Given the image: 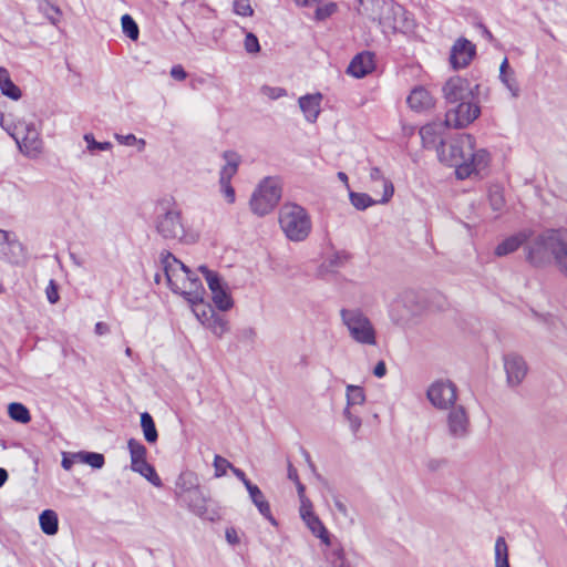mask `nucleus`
I'll return each mask as SVG.
<instances>
[{
	"label": "nucleus",
	"instance_id": "38",
	"mask_svg": "<svg viewBox=\"0 0 567 567\" xmlns=\"http://www.w3.org/2000/svg\"><path fill=\"white\" fill-rule=\"evenodd\" d=\"M350 202L351 204L360 210H364L374 203H379L378 200H373L369 195L363 193H350Z\"/></svg>",
	"mask_w": 567,
	"mask_h": 567
},
{
	"label": "nucleus",
	"instance_id": "57",
	"mask_svg": "<svg viewBox=\"0 0 567 567\" xmlns=\"http://www.w3.org/2000/svg\"><path fill=\"white\" fill-rule=\"evenodd\" d=\"M373 374L377 377V378H383L385 374H386V365H385V362L384 361H379L374 369H373Z\"/></svg>",
	"mask_w": 567,
	"mask_h": 567
},
{
	"label": "nucleus",
	"instance_id": "49",
	"mask_svg": "<svg viewBox=\"0 0 567 567\" xmlns=\"http://www.w3.org/2000/svg\"><path fill=\"white\" fill-rule=\"evenodd\" d=\"M337 10V4L334 2L326 3L324 6H319L316 10V18L318 20H324L333 14Z\"/></svg>",
	"mask_w": 567,
	"mask_h": 567
},
{
	"label": "nucleus",
	"instance_id": "40",
	"mask_svg": "<svg viewBox=\"0 0 567 567\" xmlns=\"http://www.w3.org/2000/svg\"><path fill=\"white\" fill-rule=\"evenodd\" d=\"M488 200L493 210L501 212L505 205L502 189L497 186L492 187L488 193Z\"/></svg>",
	"mask_w": 567,
	"mask_h": 567
},
{
	"label": "nucleus",
	"instance_id": "31",
	"mask_svg": "<svg viewBox=\"0 0 567 567\" xmlns=\"http://www.w3.org/2000/svg\"><path fill=\"white\" fill-rule=\"evenodd\" d=\"M0 90L1 93L11 100L21 97V90L12 82L8 70H0Z\"/></svg>",
	"mask_w": 567,
	"mask_h": 567
},
{
	"label": "nucleus",
	"instance_id": "52",
	"mask_svg": "<svg viewBox=\"0 0 567 567\" xmlns=\"http://www.w3.org/2000/svg\"><path fill=\"white\" fill-rule=\"evenodd\" d=\"M47 299L50 303L54 305L59 301L58 286L54 280H50L45 289Z\"/></svg>",
	"mask_w": 567,
	"mask_h": 567
},
{
	"label": "nucleus",
	"instance_id": "39",
	"mask_svg": "<svg viewBox=\"0 0 567 567\" xmlns=\"http://www.w3.org/2000/svg\"><path fill=\"white\" fill-rule=\"evenodd\" d=\"M499 80L505 85V87L511 92L513 97L519 96L520 90L514 71L505 74H499Z\"/></svg>",
	"mask_w": 567,
	"mask_h": 567
},
{
	"label": "nucleus",
	"instance_id": "2",
	"mask_svg": "<svg viewBox=\"0 0 567 567\" xmlns=\"http://www.w3.org/2000/svg\"><path fill=\"white\" fill-rule=\"evenodd\" d=\"M358 12L377 22L384 34L409 32L414 27L410 13L393 0H359Z\"/></svg>",
	"mask_w": 567,
	"mask_h": 567
},
{
	"label": "nucleus",
	"instance_id": "1",
	"mask_svg": "<svg viewBox=\"0 0 567 567\" xmlns=\"http://www.w3.org/2000/svg\"><path fill=\"white\" fill-rule=\"evenodd\" d=\"M440 162L455 167L458 179H465L484 171L491 161L485 148H477L475 138L470 134H461L437 148Z\"/></svg>",
	"mask_w": 567,
	"mask_h": 567
},
{
	"label": "nucleus",
	"instance_id": "21",
	"mask_svg": "<svg viewBox=\"0 0 567 567\" xmlns=\"http://www.w3.org/2000/svg\"><path fill=\"white\" fill-rule=\"evenodd\" d=\"M195 306V315L215 336L221 337L228 331V321L223 316L216 313L209 306L203 311H199L197 303Z\"/></svg>",
	"mask_w": 567,
	"mask_h": 567
},
{
	"label": "nucleus",
	"instance_id": "32",
	"mask_svg": "<svg viewBox=\"0 0 567 567\" xmlns=\"http://www.w3.org/2000/svg\"><path fill=\"white\" fill-rule=\"evenodd\" d=\"M370 178L373 182H380L383 187V195L378 199V202L381 204L388 203L394 193L393 184L383 177L382 172L378 167H372L370 169Z\"/></svg>",
	"mask_w": 567,
	"mask_h": 567
},
{
	"label": "nucleus",
	"instance_id": "3",
	"mask_svg": "<svg viewBox=\"0 0 567 567\" xmlns=\"http://www.w3.org/2000/svg\"><path fill=\"white\" fill-rule=\"evenodd\" d=\"M161 264L167 285L173 292L184 296L194 305L203 301L202 281L187 266L169 251L161 254Z\"/></svg>",
	"mask_w": 567,
	"mask_h": 567
},
{
	"label": "nucleus",
	"instance_id": "37",
	"mask_svg": "<svg viewBox=\"0 0 567 567\" xmlns=\"http://www.w3.org/2000/svg\"><path fill=\"white\" fill-rule=\"evenodd\" d=\"M122 23V30L125 33L127 38H130L133 41H136L140 35V30L137 23L134 21V19L130 14H124L121 18Z\"/></svg>",
	"mask_w": 567,
	"mask_h": 567
},
{
	"label": "nucleus",
	"instance_id": "11",
	"mask_svg": "<svg viewBox=\"0 0 567 567\" xmlns=\"http://www.w3.org/2000/svg\"><path fill=\"white\" fill-rule=\"evenodd\" d=\"M127 449L131 456V470L141 474L154 486H161L162 481L159 476L155 468L146 461L147 450L142 442L136 439H130L127 442Z\"/></svg>",
	"mask_w": 567,
	"mask_h": 567
},
{
	"label": "nucleus",
	"instance_id": "4",
	"mask_svg": "<svg viewBox=\"0 0 567 567\" xmlns=\"http://www.w3.org/2000/svg\"><path fill=\"white\" fill-rule=\"evenodd\" d=\"M566 234L561 230L547 229L536 236L533 235L525 246L527 261L536 267L555 262Z\"/></svg>",
	"mask_w": 567,
	"mask_h": 567
},
{
	"label": "nucleus",
	"instance_id": "28",
	"mask_svg": "<svg viewBox=\"0 0 567 567\" xmlns=\"http://www.w3.org/2000/svg\"><path fill=\"white\" fill-rule=\"evenodd\" d=\"M225 165L219 172V183H230L231 178L237 174L239 166V157L235 153H225Z\"/></svg>",
	"mask_w": 567,
	"mask_h": 567
},
{
	"label": "nucleus",
	"instance_id": "42",
	"mask_svg": "<svg viewBox=\"0 0 567 567\" xmlns=\"http://www.w3.org/2000/svg\"><path fill=\"white\" fill-rule=\"evenodd\" d=\"M84 141L86 142V146L90 152L109 151L112 147L110 142H96L94 136L90 133L84 135Z\"/></svg>",
	"mask_w": 567,
	"mask_h": 567
},
{
	"label": "nucleus",
	"instance_id": "43",
	"mask_svg": "<svg viewBox=\"0 0 567 567\" xmlns=\"http://www.w3.org/2000/svg\"><path fill=\"white\" fill-rule=\"evenodd\" d=\"M557 268L567 276V234L555 260Z\"/></svg>",
	"mask_w": 567,
	"mask_h": 567
},
{
	"label": "nucleus",
	"instance_id": "29",
	"mask_svg": "<svg viewBox=\"0 0 567 567\" xmlns=\"http://www.w3.org/2000/svg\"><path fill=\"white\" fill-rule=\"evenodd\" d=\"M307 527L311 530V533L320 538V540L326 545L329 546L331 544L330 535L328 529L324 527L320 518L313 514L309 516L308 518L303 519Z\"/></svg>",
	"mask_w": 567,
	"mask_h": 567
},
{
	"label": "nucleus",
	"instance_id": "63",
	"mask_svg": "<svg viewBox=\"0 0 567 567\" xmlns=\"http://www.w3.org/2000/svg\"><path fill=\"white\" fill-rule=\"evenodd\" d=\"M85 453L86 452L82 451V452H76V453H71V454H72V457L75 461V463L84 464Z\"/></svg>",
	"mask_w": 567,
	"mask_h": 567
},
{
	"label": "nucleus",
	"instance_id": "45",
	"mask_svg": "<svg viewBox=\"0 0 567 567\" xmlns=\"http://www.w3.org/2000/svg\"><path fill=\"white\" fill-rule=\"evenodd\" d=\"M104 463H105V458H104L103 454L95 453V452H86L85 453L84 464L90 465L92 468L100 470L103 467Z\"/></svg>",
	"mask_w": 567,
	"mask_h": 567
},
{
	"label": "nucleus",
	"instance_id": "35",
	"mask_svg": "<svg viewBox=\"0 0 567 567\" xmlns=\"http://www.w3.org/2000/svg\"><path fill=\"white\" fill-rule=\"evenodd\" d=\"M141 426L145 440L153 444L157 441L158 434L152 415L147 412L141 414Z\"/></svg>",
	"mask_w": 567,
	"mask_h": 567
},
{
	"label": "nucleus",
	"instance_id": "64",
	"mask_svg": "<svg viewBox=\"0 0 567 567\" xmlns=\"http://www.w3.org/2000/svg\"><path fill=\"white\" fill-rule=\"evenodd\" d=\"M334 505H336L337 509H338L342 515H344V516H347V515H348L347 506H346L341 501L337 499V501L334 502Z\"/></svg>",
	"mask_w": 567,
	"mask_h": 567
},
{
	"label": "nucleus",
	"instance_id": "55",
	"mask_svg": "<svg viewBox=\"0 0 567 567\" xmlns=\"http://www.w3.org/2000/svg\"><path fill=\"white\" fill-rule=\"evenodd\" d=\"M171 75L173 79L177 80V81H183L186 79L187 76V73L186 71L184 70V68L182 65H174L172 69H171Z\"/></svg>",
	"mask_w": 567,
	"mask_h": 567
},
{
	"label": "nucleus",
	"instance_id": "54",
	"mask_svg": "<svg viewBox=\"0 0 567 567\" xmlns=\"http://www.w3.org/2000/svg\"><path fill=\"white\" fill-rule=\"evenodd\" d=\"M312 506L309 501L301 499V506H300V516L303 519L308 518L309 516L313 515Z\"/></svg>",
	"mask_w": 567,
	"mask_h": 567
},
{
	"label": "nucleus",
	"instance_id": "26",
	"mask_svg": "<svg viewBox=\"0 0 567 567\" xmlns=\"http://www.w3.org/2000/svg\"><path fill=\"white\" fill-rule=\"evenodd\" d=\"M247 492L254 505L258 508V512L274 526L278 523L271 514L270 505L265 498L264 493L255 484H247Z\"/></svg>",
	"mask_w": 567,
	"mask_h": 567
},
{
	"label": "nucleus",
	"instance_id": "19",
	"mask_svg": "<svg viewBox=\"0 0 567 567\" xmlns=\"http://www.w3.org/2000/svg\"><path fill=\"white\" fill-rule=\"evenodd\" d=\"M414 298L413 291H404L391 302L389 312L394 322L401 323L413 313L412 302Z\"/></svg>",
	"mask_w": 567,
	"mask_h": 567
},
{
	"label": "nucleus",
	"instance_id": "13",
	"mask_svg": "<svg viewBox=\"0 0 567 567\" xmlns=\"http://www.w3.org/2000/svg\"><path fill=\"white\" fill-rule=\"evenodd\" d=\"M453 105L449 107L445 114V124L449 127H466L481 114L480 105L475 100H467Z\"/></svg>",
	"mask_w": 567,
	"mask_h": 567
},
{
	"label": "nucleus",
	"instance_id": "56",
	"mask_svg": "<svg viewBox=\"0 0 567 567\" xmlns=\"http://www.w3.org/2000/svg\"><path fill=\"white\" fill-rule=\"evenodd\" d=\"M74 464H75V461L73 460L72 454L64 452L62 454V462H61L62 467L65 471H70Z\"/></svg>",
	"mask_w": 567,
	"mask_h": 567
},
{
	"label": "nucleus",
	"instance_id": "48",
	"mask_svg": "<svg viewBox=\"0 0 567 567\" xmlns=\"http://www.w3.org/2000/svg\"><path fill=\"white\" fill-rule=\"evenodd\" d=\"M244 45H245V50L248 53H257L260 51L258 38L251 32L246 33Z\"/></svg>",
	"mask_w": 567,
	"mask_h": 567
},
{
	"label": "nucleus",
	"instance_id": "44",
	"mask_svg": "<svg viewBox=\"0 0 567 567\" xmlns=\"http://www.w3.org/2000/svg\"><path fill=\"white\" fill-rule=\"evenodd\" d=\"M214 468H215V476L220 477L226 474L228 468L229 470L233 468V464L225 457H223L220 455H216L214 458Z\"/></svg>",
	"mask_w": 567,
	"mask_h": 567
},
{
	"label": "nucleus",
	"instance_id": "12",
	"mask_svg": "<svg viewBox=\"0 0 567 567\" xmlns=\"http://www.w3.org/2000/svg\"><path fill=\"white\" fill-rule=\"evenodd\" d=\"M478 89V84H472L467 79L452 76L444 83L442 92L446 103L453 105L467 100H476Z\"/></svg>",
	"mask_w": 567,
	"mask_h": 567
},
{
	"label": "nucleus",
	"instance_id": "59",
	"mask_svg": "<svg viewBox=\"0 0 567 567\" xmlns=\"http://www.w3.org/2000/svg\"><path fill=\"white\" fill-rule=\"evenodd\" d=\"M226 539L231 545H235L239 542L237 533L234 528H229L226 530Z\"/></svg>",
	"mask_w": 567,
	"mask_h": 567
},
{
	"label": "nucleus",
	"instance_id": "8",
	"mask_svg": "<svg viewBox=\"0 0 567 567\" xmlns=\"http://www.w3.org/2000/svg\"><path fill=\"white\" fill-rule=\"evenodd\" d=\"M340 317L352 340L363 346L377 344L375 328L360 308H342Z\"/></svg>",
	"mask_w": 567,
	"mask_h": 567
},
{
	"label": "nucleus",
	"instance_id": "25",
	"mask_svg": "<svg viewBox=\"0 0 567 567\" xmlns=\"http://www.w3.org/2000/svg\"><path fill=\"white\" fill-rule=\"evenodd\" d=\"M322 95L320 93L306 94L299 97L298 103L305 118L313 123L320 114V104Z\"/></svg>",
	"mask_w": 567,
	"mask_h": 567
},
{
	"label": "nucleus",
	"instance_id": "36",
	"mask_svg": "<svg viewBox=\"0 0 567 567\" xmlns=\"http://www.w3.org/2000/svg\"><path fill=\"white\" fill-rule=\"evenodd\" d=\"M8 413L12 420L22 424H25L31 420L29 410L22 403H10L8 406Z\"/></svg>",
	"mask_w": 567,
	"mask_h": 567
},
{
	"label": "nucleus",
	"instance_id": "60",
	"mask_svg": "<svg viewBox=\"0 0 567 567\" xmlns=\"http://www.w3.org/2000/svg\"><path fill=\"white\" fill-rule=\"evenodd\" d=\"M94 331H95V333H96V334H99V336H103V334L109 333L110 328H109V326H107L106 323H104V322H97V323L95 324Z\"/></svg>",
	"mask_w": 567,
	"mask_h": 567
},
{
	"label": "nucleus",
	"instance_id": "34",
	"mask_svg": "<svg viewBox=\"0 0 567 567\" xmlns=\"http://www.w3.org/2000/svg\"><path fill=\"white\" fill-rule=\"evenodd\" d=\"M347 406L354 409L355 405H363L365 402V393L363 388L359 385L348 384L346 389Z\"/></svg>",
	"mask_w": 567,
	"mask_h": 567
},
{
	"label": "nucleus",
	"instance_id": "50",
	"mask_svg": "<svg viewBox=\"0 0 567 567\" xmlns=\"http://www.w3.org/2000/svg\"><path fill=\"white\" fill-rule=\"evenodd\" d=\"M261 92L264 95H266L267 97H269L271 100H277V99H280V97L287 95V91L284 87H279V86L265 85L261 87Z\"/></svg>",
	"mask_w": 567,
	"mask_h": 567
},
{
	"label": "nucleus",
	"instance_id": "51",
	"mask_svg": "<svg viewBox=\"0 0 567 567\" xmlns=\"http://www.w3.org/2000/svg\"><path fill=\"white\" fill-rule=\"evenodd\" d=\"M220 192L225 199L229 204H234L236 200L235 189L230 183H219Z\"/></svg>",
	"mask_w": 567,
	"mask_h": 567
},
{
	"label": "nucleus",
	"instance_id": "27",
	"mask_svg": "<svg viewBox=\"0 0 567 567\" xmlns=\"http://www.w3.org/2000/svg\"><path fill=\"white\" fill-rule=\"evenodd\" d=\"M406 102L409 106L416 112H423L434 106L432 95L422 86L414 87L409 94Z\"/></svg>",
	"mask_w": 567,
	"mask_h": 567
},
{
	"label": "nucleus",
	"instance_id": "30",
	"mask_svg": "<svg viewBox=\"0 0 567 567\" xmlns=\"http://www.w3.org/2000/svg\"><path fill=\"white\" fill-rule=\"evenodd\" d=\"M39 523L42 532L47 535H55L59 529L58 515L52 509L43 511L39 516Z\"/></svg>",
	"mask_w": 567,
	"mask_h": 567
},
{
	"label": "nucleus",
	"instance_id": "22",
	"mask_svg": "<svg viewBox=\"0 0 567 567\" xmlns=\"http://www.w3.org/2000/svg\"><path fill=\"white\" fill-rule=\"evenodd\" d=\"M533 235L534 230L532 228L520 229L501 241L495 248V255L503 257L516 251L523 244L527 245Z\"/></svg>",
	"mask_w": 567,
	"mask_h": 567
},
{
	"label": "nucleus",
	"instance_id": "33",
	"mask_svg": "<svg viewBox=\"0 0 567 567\" xmlns=\"http://www.w3.org/2000/svg\"><path fill=\"white\" fill-rule=\"evenodd\" d=\"M494 554L495 567H511L508 561V546L503 536L496 538Z\"/></svg>",
	"mask_w": 567,
	"mask_h": 567
},
{
	"label": "nucleus",
	"instance_id": "18",
	"mask_svg": "<svg viewBox=\"0 0 567 567\" xmlns=\"http://www.w3.org/2000/svg\"><path fill=\"white\" fill-rule=\"evenodd\" d=\"M476 54V47L465 38H458L452 45L450 63L453 69L466 68Z\"/></svg>",
	"mask_w": 567,
	"mask_h": 567
},
{
	"label": "nucleus",
	"instance_id": "17",
	"mask_svg": "<svg viewBox=\"0 0 567 567\" xmlns=\"http://www.w3.org/2000/svg\"><path fill=\"white\" fill-rule=\"evenodd\" d=\"M446 423L449 435L454 439H465L470 433V417L462 405L450 409Z\"/></svg>",
	"mask_w": 567,
	"mask_h": 567
},
{
	"label": "nucleus",
	"instance_id": "5",
	"mask_svg": "<svg viewBox=\"0 0 567 567\" xmlns=\"http://www.w3.org/2000/svg\"><path fill=\"white\" fill-rule=\"evenodd\" d=\"M155 228L166 240H178L185 244H192L197 240L196 234L186 231L181 210L168 202L157 205Z\"/></svg>",
	"mask_w": 567,
	"mask_h": 567
},
{
	"label": "nucleus",
	"instance_id": "58",
	"mask_svg": "<svg viewBox=\"0 0 567 567\" xmlns=\"http://www.w3.org/2000/svg\"><path fill=\"white\" fill-rule=\"evenodd\" d=\"M233 472V474L243 482V484L245 485V487L247 488V484H252L245 475V473L238 468V467H235L233 466V468L230 470Z\"/></svg>",
	"mask_w": 567,
	"mask_h": 567
},
{
	"label": "nucleus",
	"instance_id": "53",
	"mask_svg": "<svg viewBox=\"0 0 567 567\" xmlns=\"http://www.w3.org/2000/svg\"><path fill=\"white\" fill-rule=\"evenodd\" d=\"M115 138L120 144L126 145V146L135 145L137 142V137L134 134H127V135L115 134Z\"/></svg>",
	"mask_w": 567,
	"mask_h": 567
},
{
	"label": "nucleus",
	"instance_id": "14",
	"mask_svg": "<svg viewBox=\"0 0 567 567\" xmlns=\"http://www.w3.org/2000/svg\"><path fill=\"white\" fill-rule=\"evenodd\" d=\"M198 270L204 275L207 286L212 292V299L216 308L220 311H228L234 306V300L230 296L229 288L220 277L209 270L206 266H199Z\"/></svg>",
	"mask_w": 567,
	"mask_h": 567
},
{
	"label": "nucleus",
	"instance_id": "20",
	"mask_svg": "<svg viewBox=\"0 0 567 567\" xmlns=\"http://www.w3.org/2000/svg\"><path fill=\"white\" fill-rule=\"evenodd\" d=\"M449 127L444 122L427 123L420 128V137L425 148H440L443 143L445 128Z\"/></svg>",
	"mask_w": 567,
	"mask_h": 567
},
{
	"label": "nucleus",
	"instance_id": "46",
	"mask_svg": "<svg viewBox=\"0 0 567 567\" xmlns=\"http://www.w3.org/2000/svg\"><path fill=\"white\" fill-rule=\"evenodd\" d=\"M329 560L332 567H350V564L347 561L344 557L342 548L333 549L330 554Z\"/></svg>",
	"mask_w": 567,
	"mask_h": 567
},
{
	"label": "nucleus",
	"instance_id": "47",
	"mask_svg": "<svg viewBox=\"0 0 567 567\" xmlns=\"http://www.w3.org/2000/svg\"><path fill=\"white\" fill-rule=\"evenodd\" d=\"M234 12L241 17H251L254 9L248 0H234Z\"/></svg>",
	"mask_w": 567,
	"mask_h": 567
},
{
	"label": "nucleus",
	"instance_id": "61",
	"mask_svg": "<svg viewBox=\"0 0 567 567\" xmlns=\"http://www.w3.org/2000/svg\"><path fill=\"white\" fill-rule=\"evenodd\" d=\"M288 477L289 480L297 483L299 481L297 468L292 466V464L289 463L288 465Z\"/></svg>",
	"mask_w": 567,
	"mask_h": 567
},
{
	"label": "nucleus",
	"instance_id": "24",
	"mask_svg": "<svg viewBox=\"0 0 567 567\" xmlns=\"http://www.w3.org/2000/svg\"><path fill=\"white\" fill-rule=\"evenodd\" d=\"M374 54L368 51L358 53L350 62L347 73L361 79L374 70Z\"/></svg>",
	"mask_w": 567,
	"mask_h": 567
},
{
	"label": "nucleus",
	"instance_id": "41",
	"mask_svg": "<svg viewBox=\"0 0 567 567\" xmlns=\"http://www.w3.org/2000/svg\"><path fill=\"white\" fill-rule=\"evenodd\" d=\"M343 415L349 423V427L353 434H357L361 427L362 421L361 417L354 413L353 409L346 408L343 410Z\"/></svg>",
	"mask_w": 567,
	"mask_h": 567
},
{
	"label": "nucleus",
	"instance_id": "6",
	"mask_svg": "<svg viewBox=\"0 0 567 567\" xmlns=\"http://www.w3.org/2000/svg\"><path fill=\"white\" fill-rule=\"evenodd\" d=\"M279 225L291 241H303L311 233L312 223L308 212L295 203H285L279 210Z\"/></svg>",
	"mask_w": 567,
	"mask_h": 567
},
{
	"label": "nucleus",
	"instance_id": "10",
	"mask_svg": "<svg viewBox=\"0 0 567 567\" xmlns=\"http://www.w3.org/2000/svg\"><path fill=\"white\" fill-rule=\"evenodd\" d=\"M182 504L195 516L203 520L216 522L221 518L219 504L202 488L188 496Z\"/></svg>",
	"mask_w": 567,
	"mask_h": 567
},
{
	"label": "nucleus",
	"instance_id": "15",
	"mask_svg": "<svg viewBox=\"0 0 567 567\" xmlns=\"http://www.w3.org/2000/svg\"><path fill=\"white\" fill-rule=\"evenodd\" d=\"M426 398L439 410H449L455 406L457 388L450 380H436L426 391Z\"/></svg>",
	"mask_w": 567,
	"mask_h": 567
},
{
	"label": "nucleus",
	"instance_id": "9",
	"mask_svg": "<svg viewBox=\"0 0 567 567\" xmlns=\"http://www.w3.org/2000/svg\"><path fill=\"white\" fill-rule=\"evenodd\" d=\"M281 182L277 177L264 178L254 190L249 205L254 214L265 216L269 214L281 198Z\"/></svg>",
	"mask_w": 567,
	"mask_h": 567
},
{
	"label": "nucleus",
	"instance_id": "23",
	"mask_svg": "<svg viewBox=\"0 0 567 567\" xmlns=\"http://www.w3.org/2000/svg\"><path fill=\"white\" fill-rule=\"evenodd\" d=\"M198 488H200V485L197 474L192 471H185L176 478L174 493L176 498L183 502Z\"/></svg>",
	"mask_w": 567,
	"mask_h": 567
},
{
	"label": "nucleus",
	"instance_id": "16",
	"mask_svg": "<svg viewBox=\"0 0 567 567\" xmlns=\"http://www.w3.org/2000/svg\"><path fill=\"white\" fill-rule=\"evenodd\" d=\"M503 365L506 373V383L509 388H517L526 378L528 365L523 355L508 352L503 355Z\"/></svg>",
	"mask_w": 567,
	"mask_h": 567
},
{
	"label": "nucleus",
	"instance_id": "62",
	"mask_svg": "<svg viewBox=\"0 0 567 567\" xmlns=\"http://www.w3.org/2000/svg\"><path fill=\"white\" fill-rule=\"evenodd\" d=\"M513 70L509 68L508 60L505 58L499 66V74H505L512 72Z\"/></svg>",
	"mask_w": 567,
	"mask_h": 567
},
{
	"label": "nucleus",
	"instance_id": "7",
	"mask_svg": "<svg viewBox=\"0 0 567 567\" xmlns=\"http://www.w3.org/2000/svg\"><path fill=\"white\" fill-rule=\"evenodd\" d=\"M0 124L16 141L19 150L29 157H37L42 152L43 142L40 131L33 122L18 120L13 124H7L3 114L0 115Z\"/></svg>",
	"mask_w": 567,
	"mask_h": 567
}]
</instances>
